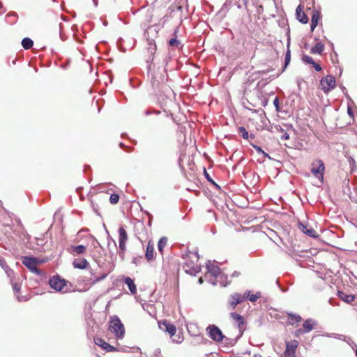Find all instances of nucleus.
Listing matches in <instances>:
<instances>
[{
	"label": "nucleus",
	"mask_w": 357,
	"mask_h": 357,
	"mask_svg": "<svg viewBox=\"0 0 357 357\" xmlns=\"http://www.w3.org/2000/svg\"><path fill=\"white\" fill-rule=\"evenodd\" d=\"M167 63V59H164L162 62V67H158L157 70H151V66L155 67L154 63H151L149 66V73L151 75V82L153 88L155 90L160 89V85L164 84L167 79V70L165 67Z\"/></svg>",
	"instance_id": "f257e3e1"
},
{
	"label": "nucleus",
	"mask_w": 357,
	"mask_h": 357,
	"mask_svg": "<svg viewBox=\"0 0 357 357\" xmlns=\"http://www.w3.org/2000/svg\"><path fill=\"white\" fill-rule=\"evenodd\" d=\"M206 268L207 272L204 275L205 280L211 284L216 285L218 280L217 277H218V274L221 272L220 268L215 264V262H211V261H208L206 264Z\"/></svg>",
	"instance_id": "f03ea898"
},
{
	"label": "nucleus",
	"mask_w": 357,
	"mask_h": 357,
	"mask_svg": "<svg viewBox=\"0 0 357 357\" xmlns=\"http://www.w3.org/2000/svg\"><path fill=\"white\" fill-rule=\"evenodd\" d=\"M109 331L115 334L117 339H122L124 337V326L117 316L112 317L109 322Z\"/></svg>",
	"instance_id": "7ed1b4c3"
},
{
	"label": "nucleus",
	"mask_w": 357,
	"mask_h": 357,
	"mask_svg": "<svg viewBox=\"0 0 357 357\" xmlns=\"http://www.w3.org/2000/svg\"><path fill=\"white\" fill-rule=\"evenodd\" d=\"M22 264L26 266L32 273L37 275H41V271L37 268L36 265L39 262L36 257H23L22 259Z\"/></svg>",
	"instance_id": "20e7f679"
},
{
	"label": "nucleus",
	"mask_w": 357,
	"mask_h": 357,
	"mask_svg": "<svg viewBox=\"0 0 357 357\" xmlns=\"http://www.w3.org/2000/svg\"><path fill=\"white\" fill-rule=\"evenodd\" d=\"M325 171L324 163L321 160H317L312 164L311 169L312 173L319 179L321 182L324 181V174Z\"/></svg>",
	"instance_id": "39448f33"
},
{
	"label": "nucleus",
	"mask_w": 357,
	"mask_h": 357,
	"mask_svg": "<svg viewBox=\"0 0 357 357\" xmlns=\"http://www.w3.org/2000/svg\"><path fill=\"white\" fill-rule=\"evenodd\" d=\"M320 84L324 92L326 93H328L335 86V77L331 75L326 76L321 79Z\"/></svg>",
	"instance_id": "423d86ee"
},
{
	"label": "nucleus",
	"mask_w": 357,
	"mask_h": 357,
	"mask_svg": "<svg viewBox=\"0 0 357 357\" xmlns=\"http://www.w3.org/2000/svg\"><path fill=\"white\" fill-rule=\"evenodd\" d=\"M206 330L208 332L209 337L215 342H221L225 338V335L220 329L215 325L208 326Z\"/></svg>",
	"instance_id": "0eeeda50"
},
{
	"label": "nucleus",
	"mask_w": 357,
	"mask_h": 357,
	"mask_svg": "<svg viewBox=\"0 0 357 357\" xmlns=\"http://www.w3.org/2000/svg\"><path fill=\"white\" fill-rule=\"evenodd\" d=\"M162 324L165 327V331L169 333L173 342L178 344L183 342V337L179 334L177 335V339H174V336L176 332V326L174 324H172L167 321H164Z\"/></svg>",
	"instance_id": "6e6552de"
},
{
	"label": "nucleus",
	"mask_w": 357,
	"mask_h": 357,
	"mask_svg": "<svg viewBox=\"0 0 357 357\" xmlns=\"http://www.w3.org/2000/svg\"><path fill=\"white\" fill-rule=\"evenodd\" d=\"M185 272L190 275H195L200 271V267L193 261L187 259L183 265Z\"/></svg>",
	"instance_id": "1a4fd4ad"
},
{
	"label": "nucleus",
	"mask_w": 357,
	"mask_h": 357,
	"mask_svg": "<svg viewBox=\"0 0 357 357\" xmlns=\"http://www.w3.org/2000/svg\"><path fill=\"white\" fill-rule=\"evenodd\" d=\"M49 284L53 289L61 291L66 286V282L61 279L59 275H55L50 278Z\"/></svg>",
	"instance_id": "9d476101"
},
{
	"label": "nucleus",
	"mask_w": 357,
	"mask_h": 357,
	"mask_svg": "<svg viewBox=\"0 0 357 357\" xmlns=\"http://www.w3.org/2000/svg\"><path fill=\"white\" fill-rule=\"evenodd\" d=\"M298 346V342L297 340H291L286 342V349L284 351V356L286 357H294L296 354V349Z\"/></svg>",
	"instance_id": "9b49d317"
},
{
	"label": "nucleus",
	"mask_w": 357,
	"mask_h": 357,
	"mask_svg": "<svg viewBox=\"0 0 357 357\" xmlns=\"http://www.w3.org/2000/svg\"><path fill=\"white\" fill-rule=\"evenodd\" d=\"M245 301V298L242 296V294L238 293H234L230 296V299L228 302L229 307L231 309H234L236 306Z\"/></svg>",
	"instance_id": "f8f14e48"
},
{
	"label": "nucleus",
	"mask_w": 357,
	"mask_h": 357,
	"mask_svg": "<svg viewBox=\"0 0 357 357\" xmlns=\"http://www.w3.org/2000/svg\"><path fill=\"white\" fill-rule=\"evenodd\" d=\"M94 342L96 345L100 347L106 351H119L118 349H116L114 347L110 345L109 343L105 342L102 338L100 337H96L94 339Z\"/></svg>",
	"instance_id": "ddd939ff"
},
{
	"label": "nucleus",
	"mask_w": 357,
	"mask_h": 357,
	"mask_svg": "<svg viewBox=\"0 0 357 357\" xmlns=\"http://www.w3.org/2000/svg\"><path fill=\"white\" fill-rule=\"evenodd\" d=\"M73 266L75 268L84 269L89 266V262L85 258L75 259L73 261Z\"/></svg>",
	"instance_id": "4468645a"
},
{
	"label": "nucleus",
	"mask_w": 357,
	"mask_h": 357,
	"mask_svg": "<svg viewBox=\"0 0 357 357\" xmlns=\"http://www.w3.org/2000/svg\"><path fill=\"white\" fill-rule=\"evenodd\" d=\"M299 228L305 234L307 235L310 237L317 238L318 236V234H317V231L314 229H313L312 228L308 229L307 226L303 223H299Z\"/></svg>",
	"instance_id": "2eb2a0df"
},
{
	"label": "nucleus",
	"mask_w": 357,
	"mask_h": 357,
	"mask_svg": "<svg viewBox=\"0 0 357 357\" xmlns=\"http://www.w3.org/2000/svg\"><path fill=\"white\" fill-rule=\"evenodd\" d=\"M296 19L303 24H306L308 22V17L303 11L301 6H298L296 10Z\"/></svg>",
	"instance_id": "dca6fc26"
},
{
	"label": "nucleus",
	"mask_w": 357,
	"mask_h": 357,
	"mask_svg": "<svg viewBox=\"0 0 357 357\" xmlns=\"http://www.w3.org/2000/svg\"><path fill=\"white\" fill-rule=\"evenodd\" d=\"M338 297L347 303H351L355 300V296L353 294H347L342 291H337Z\"/></svg>",
	"instance_id": "f3484780"
},
{
	"label": "nucleus",
	"mask_w": 357,
	"mask_h": 357,
	"mask_svg": "<svg viewBox=\"0 0 357 357\" xmlns=\"http://www.w3.org/2000/svg\"><path fill=\"white\" fill-rule=\"evenodd\" d=\"M242 296L245 298V300L248 299L251 302H255L261 297V292L257 291L256 294H252L250 291H246Z\"/></svg>",
	"instance_id": "a211bd4d"
},
{
	"label": "nucleus",
	"mask_w": 357,
	"mask_h": 357,
	"mask_svg": "<svg viewBox=\"0 0 357 357\" xmlns=\"http://www.w3.org/2000/svg\"><path fill=\"white\" fill-rule=\"evenodd\" d=\"M145 257L148 261L152 260L154 257V245L151 242H149L146 246Z\"/></svg>",
	"instance_id": "6ab92c4d"
},
{
	"label": "nucleus",
	"mask_w": 357,
	"mask_h": 357,
	"mask_svg": "<svg viewBox=\"0 0 357 357\" xmlns=\"http://www.w3.org/2000/svg\"><path fill=\"white\" fill-rule=\"evenodd\" d=\"M217 279V284L219 283L222 287H226L230 283V281L228 280V276L222 272L218 274Z\"/></svg>",
	"instance_id": "aec40b11"
},
{
	"label": "nucleus",
	"mask_w": 357,
	"mask_h": 357,
	"mask_svg": "<svg viewBox=\"0 0 357 357\" xmlns=\"http://www.w3.org/2000/svg\"><path fill=\"white\" fill-rule=\"evenodd\" d=\"M287 314L289 317V323L291 325L298 324L302 320L301 317L298 314L292 312H287Z\"/></svg>",
	"instance_id": "412c9836"
},
{
	"label": "nucleus",
	"mask_w": 357,
	"mask_h": 357,
	"mask_svg": "<svg viewBox=\"0 0 357 357\" xmlns=\"http://www.w3.org/2000/svg\"><path fill=\"white\" fill-rule=\"evenodd\" d=\"M316 324V322L311 319H307L305 321V322L303 324V328L304 330V332L307 333L310 331H311L313 329V326Z\"/></svg>",
	"instance_id": "4be33fe9"
},
{
	"label": "nucleus",
	"mask_w": 357,
	"mask_h": 357,
	"mask_svg": "<svg viewBox=\"0 0 357 357\" xmlns=\"http://www.w3.org/2000/svg\"><path fill=\"white\" fill-rule=\"evenodd\" d=\"M124 282L127 284V286L132 294H136L137 287H136V285L135 284L132 279H131L129 277H127L125 278Z\"/></svg>",
	"instance_id": "5701e85b"
},
{
	"label": "nucleus",
	"mask_w": 357,
	"mask_h": 357,
	"mask_svg": "<svg viewBox=\"0 0 357 357\" xmlns=\"http://www.w3.org/2000/svg\"><path fill=\"white\" fill-rule=\"evenodd\" d=\"M324 49V45L321 42L317 43L314 46L311 48L310 52L312 54H321Z\"/></svg>",
	"instance_id": "b1692460"
},
{
	"label": "nucleus",
	"mask_w": 357,
	"mask_h": 357,
	"mask_svg": "<svg viewBox=\"0 0 357 357\" xmlns=\"http://www.w3.org/2000/svg\"><path fill=\"white\" fill-rule=\"evenodd\" d=\"M230 317L231 318H232L233 320L238 322V327H241L242 325L244 324L243 317L241 315L237 314L236 312H231Z\"/></svg>",
	"instance_id": "393cba45"
},
{
	"label": "nucleus",
	"mask_w": 357,
	"mask_h": 357,
	"mask_svg": "<svg viewBox=\"0 0 357 357\" xmlns=\"http://www.w3.org/2000/svg\"><path fill=\"white\" fill-rule=\"evenodd\" d=\"M119 234V242H127L128 234L126 229L123 227H120L118 230Z\"/></svg>",
	"instance_id": "a878e982"
},
{
	"label": "nucleus",
	"mask_w": 357,
	"mask_h": 357,
	"mask_svg": "<svg viewBox=\"0 0 357 357\" xmlns=\"http://www.w3.org/2000/svg\"><path fill=\"white\" fill-rule=\"evenodd\" d=\"M21 44L24 49L29 50L33 45V41L31 38L26 37L22 39Z\"/></svg>",
	"instance_id": "bb28decb"
},
{
	"label": "nucleus",
	"mask_w": 357,
	"mask_h": 357,
	"mask_svg": "<svg viewBox=\"0 0 357 357\" xmlns=\"http://www.w3.org/2000/svg\"><path fill=\"white\" fill-rule=\"evenodd\" d=\"M73 252L77 255L83 254L86 250V247L82 245H75L72 247Z\"/></svg>",
	"instance_id": "cd10ccee"
},
{
	"label": "nucleus",
	"mask_w": 357,
	"mask_h": 357,
	"mask_svg": "<svg viewBox=\"0 0 357 357\" xmlns=\"http://www.w3.org/2000/svg\"><path fill=\"white\" fill-rule=\"evenodd\" d=\"M320 18L321 15L319 11H318L317 10H313L312 15L311 17V22L318 24L319 21L320 20Z\"/></svg>",
	"instance_id": "c85d7f7f"
},
{
	"label": "nucleus",
	"mask_w": 357,
	"mask_h": 357,
	"mask_svg": "<svg viewBox=\"0 0 357 357\" xmlns=\"http://www.w3.org/2000/svg\"><path fill=\"white\" fill-rule=\"evenodd\" d=\"M167 242V238L166 237H162L159 240V241L158 243V248L159 252H160L161 253L162 252L163 248L166 245Z\"/></svg>",
	"instance_id": "c756f323"
},
{
	"label": "nucleus",
	"mask_w": 357,
	"mask_h": 357,
	"mask_svg": "<svg viewBox=\"0 0 357 357\" xmlns=\"http://www.w3.org/2000/svg\"><path fill=\"white\" fill-rule=\"evenodd\" d=\"M156 51V45L153 41H149V47H148V52L151 54V56H153Z\"/></svg>",
	"instance_id": "7c9ffc66"
},
{
	"label": "nucleus",
	"mask_w": 357,
	"mask_h": 357,
	"mask_svg": "<svg viewBox=\"0 0 357 357\" xmlns=\"http://www.w3.org/2000/svg\"><path fill=\"white\" fill-rule=\"evenodd\" d=\"M252 147L256 150V151L259 154H261L264 158H267L270 160L271 159V156L267 153L264 151L260 146H259L257 145H252Z\"/></svg>",
	"instance_id": "2f4dec72"
},
{
	"label": "nucleus",
	"mask_w": 357,
	"mask_h": 357,
	"mask_svg": "<svg viewBox=\"0 0 357 357\" xmlns=\"http://www.w3.org/2000/svg\"><path fill=\"white\" fill-rule=\"evenodd\" d=\"M107 246H108V248H109V251H110V252H112V251H111V248H110V247H111L112 244L113 245V246L114 247V248H116V241H115L114 239H112V238L110 236V235L109 234L108 231H107Z\"/></svg>",
	"instance_id": "473e14b6"
},
{
	"label": "nucleus",
	"mask_w": 357,
	"mask_h": 357,
	"mask_svg": "<svg viewBox=\"0 0 357 357\" xmlns=\"http://www.w3.org/2000/svg\"><path fill=\"white\" fill-rule=\"evenodd\" d=\"M119 256L123 259L124 257V252L126 249V242H119Z\"/></svg>",
	"instance_id": "72a5a7b5"
},
{
	"label": "nucleus",
	"mask_w": 357,
	"mask_h": 357,
	"mask_svg": "<svg viewBox=\"0 0 357 357\" xmlns=\"http://www.w3.org/2000/svg\"><path fill=\"white\" fill-rule=\"evenodd\" d=\"M204 174L208 182L214 185L217 188H220V186L216 183H215V181L211 178V177L210 176L209 174L206 172L205 168L204 169Z\"/></svg>",
	"instance_id": "f704fd0d"
},
{
	"label": "nucleus",
	"mask_w": 357,
	"mask_h": 357,
	"mask_svg": "<svg viewBox=\"0 0 357 357\" xmlns=\"http://www.w3.org/2000/svg\"><path fill=\"white\" fill-rule=\"evenodd\" d=\"M290 61H291V51L288 48L286 52V54H285L284 69L289 65Z\"/></svg>",
	"instance_id": "c9c22d12"
},
{
	"label": "nucleus",
	"mask_w": 357,
	"mask_h": 357,
	"mask_svg": "<svg viewBox=\"0 0 357 357\" xmlns=\"http://www.w3.org/2000/svg\"><path fill=\"white\" fill-rule=\"evenodd\" d=\"M119 201V196L116 193H112L109 197V202L112 204H116Z\"/></svg>",
	"instance_id": "e433bc0d"
},
{
	"label": "nucleus",
	"mask_w": 357,
	"mask_h": 357,
	"mask_svg": "<svg viewBox=\"0 0 357 357\" xmlns=\"http://www.w3.org/2000/svg\"><path fill=\"white\" fill-rule=\"evenodd\" d=\"M238 131L243 139H248V137H249L248 132L246 130V129L244 127H243V126L239 127Z\"/></svg>",
	"instance_id": "4c0bfd02"
},
{
	"label": "nucleus",
	"mask_w": 357,
	"mask_h": 357,
	"mask_svg": "<svg viewBox=\"0 0 357 357\" xmlns=\"http://www.w3.org/2000/svg\"><path fill=\"white\" fill-rule=\"evenodd\" d=\"M169 45L172 47H180L181 42L176 38H174L169 40Z\"/></svg>",
	"instance_id": "58836bf2"
},
{
	"label": "nucleus",
	"mask_w": 357,
	"mask_h": 357,
	"mask_svg": "<svg viewBox=\"0 0 357 357\" xmlns=\"http://www.w3.org/2000/svg\"><path fill=\"white\" fill-rule=\"evenodd\" d=\"M328 336L334 337V338H336V339H338V340H342V341H347V337L344 335L332 333V334H331Z\"/></svg>",
	"instance_id": "ea45409f"
},
{
	"label": "nucleus",
	"mask_w": 357,
	"mask_h": 357,
	"mask_svg": "<svg viewBox=\"0 0 357 357\" xmlns=\"http://www.w3.org/2000/svg\"><path fill=\"white\" fill-rule=\"evenodd\" d=\"M302 60L305 63H308V64H311V65H312L315 62L311 56L305 55V54H304L303 56Z\"/></svg>",
	"instance_id": "a19ab883"
},
{
	"label": "nucleus",
	"mask_w": 357,
	"mask_h": 357,
	"mask_svg": "<svg viewBox=\"0 0 357 357\" xmlns=\"http://www.w3.org/2000/svg\"><path fill=\"white\" fill-rule=\"evenodd\" d=\"M0 266L7 273H8V271H11L8 268V266L6 265V261L3 258H0Z\"/></svg>",
	"instance_id": "79ce46f5"
},
{
	"label": "nucleus",
	"mask_w": 357,
	"mask_h": 357,
	"mask_svg": "<svg viewBox=\"0 0 357 357\" xmlns=\"http://www.w3.org/2000/svg\"><path fill=\"white\" fill-rule=\"evenodd\" d=\"M107 275L106 273H104V274H102V275L101 276H100V277H95V278H93V280H92L91 284H94L98 283V282H100V281H101V280H104L105 278H106Z\"/></svg>",
	"instance_id": "37998d69"
},
{
	"label": "nucleus",
	"mask_w": 357,
	"mask_h": 357,
	"mask_svg": "<svg viewBox=\"0 0 357 357\" xmlns=\"http://www.w3.org/2000/svg\"><path fill=\"white\" fill-rule=\"evenodd\" d=\"M160 98L162 100H160V102H161V106L163 107H166L169 102H172V100L171 98H167L166 99H165L162 96L160 97Z\"/></svg>",
	"instance_id": "c03bdc74"
},
{
	"label": "nucleus",
	"mask_w": 357,
	"mask_h": 357,
	"mask_svg": "<svg viewBox=\"0 0 357 357\" xmlns=\"http://www.w3.org/2000/svg\"><path fill=\"white\" fill-rule=\"evenodd\" d=\"M273 105L275 107V110L277 112H280V100H279V98L278 97H275L274 100H273Z\"/></svg>",
	"instance_id": "a18cd8bd"
},
{
	"label": "nucleus",
	"mask_w": 357,
	"mask_h": 357,
	"mask_svg": "<svg viewBox=\"0 0 357 357\" xmlns=\"http://www.w3.org/2000/svg\"><path fill=\"white\" fill-rule=\"evenodd\" d=\"M352 349L356 347V343L351 340V337H347V341H345Z\"/></svg>",
	"instance_id": "49530a36"
},
{
	"label": "nucleus",
	"mask_w": 357,
	"mask_h": 357,
	"mask_svg": "<svg viewBox=\"0 0 357 357\" xmlns=\"http://www.w3.org/2000/svg\"><path fill=\"white\" fill-rule=\"evenodd\" d=\"M12 286H13V289L15 291L19 292L20 291L21 285L19 283H17V282L13 283Z\"/></svg>",
	"instance_id": "de8ad7c7"
},
{
	"label": "nucleus",
	"mask_w": 357,
	"mask_h": 357,
	"mask_svg": "<svg viewBox=\"0 0 357 357\" xmlns=\"http://www.w3.org/2000/svg\"><path fill=\"white\" fill-rule=\"evenodd\" d=\"M312 66H314V69L316 71L319 72V71H321V67L319 64L317 63H314L312 64Z\"/></svg>",
	"instance_id": "09e8293b"
},
{
	"label": "nucleus",
	"mask_w": 357,
	"mask_h": 357,
	"mask_svg": "<svg viewBox=\"0 0 357 357\" xmlns=\"http://www.w3.org/2000/svg\"><path fill=\"white\" fill-rule=\"evenodd\" d=\"M289 139V135L287 132H284V133L281 135V139Z\"/></svg>",
	"instance_id": "8fccbe9b"
},
{
	"label": "nucleus",
	"mask_w": 357,
	"mask_h": 357,
	"mask_svg": "<svg viewBox=\"0 0 357 357\" xmlns=\"http://www.w3.org/2000/svg\"><path fill=\"white\" fill-rule=\"evenodd\" d=\"M303 333H305L304 332V330H303V329H298V330L296 331V336H298V335H301V334H303Z\"/></svg>",
	"instance_id": "3c124183"
},
{
	"label": "nucleus",
	"mask_w": 357,
	"mask_h": 357,
	"mask_svg": "<svg viewBox=\"0 0 357 357\" xmlns=\"http://www.w3.org/2000/svg\"><path fill=\"white\" fill-rule=\"evenodd\" d=\"M268 100L267 98L263 99L262 101H261L262 106L263 107H266L268 105Z\"/></svg>",
	"instance_id": "603ef678"
},
{
	"label": "nucleus",
	"mask_w": 357,
	"mask_h": 357,
	"mask_svg": "<svg viewBox=\"0 0 357 357\" xmlns=\"http://www.w3.org/2000/svg\"><path fill=\"white\" fill-rule=\"evenodd\" d=\"M240 273L238 271H235L231 275V278L238 277Z\"/></svg>",
	"instance_id": "864d4df0"
},
{
	"label": "nucleus",
	"mask_w": 357,
	"mask_h": 357,
	"mask_svg": "<svg viewBox=\"0 0 357 357\" xmlns=\"http://www.w3.org/2000/svg\"><path fill=\"white\" fill-rule=\"evenodd\" d=\"M317 25H318V24H317V23L314 24L313 22H311V26H310L311 31H313Z\"/></svg>",
	"instance_id": "5fc2aeb1"
},
{
	"label": "nucleus",
	"mask_w": 357,
	"mask_h": 357,
	"mask_svg": "<svg viewBox=\"0 0 357 357\" xmlns=\"http://www.w3.org/2000/svg\"><path fill=\"white\" fill-rule=\"evenodd\" d=\"M93 246H94L95 248H96V247H98V246L101 247V245H100V243L98 242V241L95 240V241H94V243H93Z\"/></svg>",
	"instance_id": "6e6d98bb"
},
{
	"label": "nucleus",
	"mask_w": 357,
	"mask_h": 357,
	"mask_svg": "<svg viewBox=\"0 0 357 357\" xmlns=\"http://www.w3.org/2000/svg\"><path fill=\"white\" fill-rule=\"evenodd\" d=\"M347 112H348V114L350 116H353V112H352L351 109L349 107H348Z\"/></svg>",
	"instance_id": "4d7b16f0"
},
{
	"label": "nucleus",
	"mask_w": 357,
	"mask_h": 357,
	"mask_svg": "<svg viewBox=\"0 0 357 357\" xmlns=\"http://www.w3.org/2000/svg\"><path fill=\"white\" fill-rule=\"evenodd\" d=\"M190 254H191V252H190ZM192 255H194L195 259H196V261H197L198 259H199L198 253L197 252H195V253H192Z\"/></svg>",
	"instance_id": "13d9d810"
},
{
	"label": "nucleus",
	"mask_w": 357,
	"mask_h": 357,
	"mask_svg": "<svg viewBox=\"0 0 357 357\" xmlns=\"http://www.w3.org/2000/svg\"><path fill=\"white\" fill-rule=\"evenodd\" d=\"M17 300H18L19 301H26V299H25V298H24V297H22V298H21L20 296H17Z\"/></svg>",
	"instance_id": "bf43d9fd"
},
{
	"label": "nucleus",
	"mask_w": 357,
	"mask_h": 357,
	"mask_svg": "<svg viewBox=\"0 0 357 357\" xmlns=\"http://www.w3.org/2000/svg\"><path fill=\"white\" fill-rule=\"evenodd\" d=\"M198 282L199 284H202L203 282H204V279L203 278H199V280H198Z\"/></svg>",
	"instance_id": "052dcab7"
},
{
	"label": "nucleus",
	"mask_w": 357,
	"mask_h": 357,
	"mask_svg": "<svg viewBox=\"0 0 357 357\" xmlns=\"http://www.w3.org/2000/svg\"><path fill=\"white\" fill-rule=\"evenodd\" d=\"M342 92H343L344 94H347V89H346V88H345V87H344V86H343V87L342 88Z\"/></svg>",
	"instance_id": "680f3d73"
},
{
	"label": "nucleus",
	"mask_w": 357,
	"mask_h": 357,
	"mask_svg": "<svg viewBox=\"0 0 357 357\" xmlns=\"http://www.w3.org/2000/svg\"><path fill=\"white\" fill-rule=\"evenodd\" d=\"M243 1V3L244 4L245 6H247V4H248V0H242Z\"/></svg>",
	"instance_id": "e2e57ef3"
},
{
	"label": "nucleus",
	"mask_w": 357,
	"mask_h": 357,
	"mask_svg": "<svg viewBox=\"0 0 357 357\" xmlns=\"http://www.w3.org/2000/svg\"><path fill=\"white\" fill-rule=\"evenodd\" d=\"M151 113H152V112H150V111H149V110L145 111V114H146V115H149V114H151Z\"/></svg>",
	"instance_id": "0e129e2a"
},
{
	"label": "nucleus",
	"mask_w": 357,
	"mask_h": 357,
	"mask_svg": "<svg viewBox=\"0 0 357 357\" xmlns=\"http://www.w3.org/2000/svg\"><path fill=\"white\" fill-rule=\"evenodd\" d=\"M255 357H262L261 354H255Z\"/></svg>",
	"instance_id": "69168bd1"
},
{
	"label": "nucleus",
	"mask_w": 357,
	"mask_h": 357,
	"mask_svg": "<svg viewBox=\"0 0 357 357\" xmlns=\"http://www.w3.org/2000/svg\"><path fill=\"white\" fill-rule=\"evenodd\" d=\"M119 146H120L121 147H124V146H124V144H123L122 142H121V143L119 144Z\"/></svg>",
	"instance_id": "338daca9"
},
{
	"label": "nucleus",
	"mask_w": 357,
	"mask_h": 357,
	"mask_svg": "<svg viewBox=\"0 0 357 357\" xmlns=\"http://www.w3.org/2000/svg\"><path fill=\"white\" fill-rule=\"evenodd\" d=\"M93 2H94L95 6H96L98 5L97 1L96 0H93Z\"/></svg>",
	"instance_id": "774afa93"
}]
</instances>
